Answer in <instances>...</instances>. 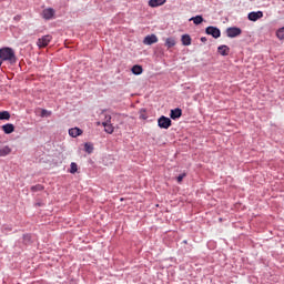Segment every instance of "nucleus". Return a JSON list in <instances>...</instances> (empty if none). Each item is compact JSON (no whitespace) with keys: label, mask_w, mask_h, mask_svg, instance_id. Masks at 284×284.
<instances>
[{"label":"nucleus","mask_w":284,"mask_h":284,"mask_svg":"<svg viewBox=\"0 0 284 284\" xmlns=\"http://www.w3.org/2000/svg\"><path fill=\"white\" fill-rule=\"evenodd\" d=\"M50 41H52V36L47 34V36H43L42 38L38 39L37 45L40 49L48 48V45H50Z\"/></svg>","instance_id":"4"},{"label":"nucleus","mask_w":284,"mask_h":284,"mask_svg":"<svg viewBox=\"0 0 284 284\" xmlns=\"http://www.w3.org/2000/svg\"><path fill=\"white\" fill-rule=\"evenodd\" d=\"M144 45H152L159 43V38L155 34L146 36L143 40Z\"/></svg>","instance_id":"8"},{"label":"nucleus","mask_w":284,"mask_h":284,"mask_svg":"<svg viewBox=\"0 0 284 284\" xmlns=\"http://www.w3.org/2000/svg\"><path fill=\"white\" fill-rule=\"evenodd\" d=\"M184 176H186L185 173L180 174V175L178 176V183H182Z\"/></svg>","instance_id":"27"},{"label":"nucleus","mask_w":284,"mask_h":284,"mask_svg":"<svg viewBox=\"0 0 284 284\" xmlns=\"http://www.w3.org/2000/svg\"><path fill=\"white\" fill-rule=\"evenodd\" d=\"M166 0H150L149 6L150 8H159V6H163Z\"/></svg>","instance_id":"13"},{"label":"nucleus","mask_w":284,"mask_h":284,"mask_svg":"<svg viewBox=\"0 0 284 284\" xmlns=\"http://www.w3.org/2000/svg\"><path fill=\"white\" fill-rule=\"evenodd\" d=\"M55 11L52 8H47L42 11V18L45 19V21H50V19H54Z\"/></svg>","instance_id":"6"},{"label":"nucleus","mask_w":284,"mask_h":284,"mask_svg":"<svg viewBox=\"0 0 284 284\" xmlns=\"http://www.w3.org/2000/svg\"><path fill=\"white\" fill-rule=\"evenodd\" d=\"M276 37H277V39H280L281 41L284 40V27L277 30Z\"/></svg>","instance_id":"23"},{"label":"nucleus","mask_w":284,"mask_h":284,"mask_svg":"<svg viewBox=\"0 0 284 284\" xmlns=\"http://www.w3.org/2000/svg\"><path fill=\"white\" fill-rule=\"evenodd\" d=\"M52 114V112L45 110V109H42L41 110V116H50Z\"/></svg>","instance_id":"25"},{"label":"nucleus","mask_w":284,"mask_h":284,"mask_svg":"<svg viewBox=\"0 0 284 284\" xmlns=\"http://www.w3.org/2000/svg\"><path fill=\"white\" fill-rule=\"evenodd\" d=\"M0 121H10V112L0 111Z\"/></svg>","instance_id":"19"},{"label":"nucleus","mask_w":284,"mask_h":284,"mask_svg":"<svg viewBox=\"0 0 284 284\" xmlns=\"http://www.w3.org/2000/svg\"><path fill=\"white\" fill-rule=\"evenodd\" d=\"M242 33H243V30H241V28L239 27H230L226 29V37H229L230 39L241 37Z\"/></svg>","instance_id":"3"},{"label":"nucleus","mask_w":284,"mask_h":284,"mask_svg":"<svg viewBox=\"0 0 284 284\" xmlns=\"http://www.w3.org/2000/svg\"><path fill=\"white\" fill-rule=\"evenodd\" d=\"M202 43H205L207 41V38L203 37L201 38Z\"/></svg>","instance_id":"28"},{"label":"nucleus","mask_w":284,"mask_h":284,"mask_svg":"<svg viewBox=\"0 0 284 284\" xmlns=\"http://www.w3.org/2000/svg\"><path fill=\"white\" fill-rule=\"evenodd\" d=\"M78 171H79V165L77 164V162H72L70 165V173L77 174Z\"/></svg>","instance_id":"21"},{"label":"nucleus","mask_w":284,"mask_h":284,"mask_svg":"<svg viewBox=\"0 0 284 284\" xmlns=\"http://www.w3.org/2000/svg\"><path fill=\"white\" fill-rule=\"evenodd\" d=\"M158 125L161 130H169L172 126V120L165 115L158 119Z\"/></svg>","instance_id":"2"},{"label":"nucleus","mask_w":284,"mask_h":284,"mask_svg":"<svg viewBox=\"0 0 284 284\" xmlns=\"http://www.w3.org/2000/svg\"><path fill=\"white\" fill-rule=\"evenodd\" d=\"M84 150H85V152H88V154H92V151L94 150V148L92 146V144L85 143Z\"/></svg>","instance_id":"24"},{"label":"nucleus","mask_w":284,"mask_h":284,"mask_svg":"<svg viewBox=\"0 0 284 284\" xmlns=\"http://www.w3.org/2000/svg\"><path fill=\"white\" fill-rule=\"evenodd\" d=\"M181 41L182 45H192V38L190 34H183Z\"/></svg>","instance_id":"15"},{"label":"nucleus","mask_w":284,"mask_h":284,"mask_svg":"<svg viewBox=\"0 0 284 284\" xmlns=\"http://www.w3.org/2000/svg\"><path fill=\"white\" fill-rule=\"evenodd\" d=\"M83 134V130L79 128H72L69 130V136H72V139H77V136H81Z\"/></svg>","instance_id":"10"},{"label":"nucleus","mask_w":284,"mask_h":284,"mask_svg":"<svg viewBox=\"0 0 284 284\" xmlns=\"http://www.w3.org/2000/svg\"><path fill=\"white\" fill-rule=\"evenodd\" d=\"M0 59L1 61H10V63H14L17 61V57L14 55V50L9 47H4L0 49Z\"/></svg>","instance_id":"1"},{"label":"nucleus","mask_w":284,"mask_h":284,"mask_svg":"<svg viewBox=\"0 0 284 284\" xmlns=\"http://www.w3.org/2000/svg\"><path fill=\"white\" fill-rule=\"evenodd\" d=\"M183 116V110L180 108L171 110L170 118L173 119V121H176V119H181Z\"/></svg>","instance_id":"9"},{"label":"nucleus","mask_w":284,"mask_h":284,"mask_svg":"<svg viewBox=\"0 0 284 284\" xmlns=\"http://www.w3.org/2000/svg\"><path fill=\"white\" fill-rule=\"evenodd\" d=\"M12 149L8 145L0 149V156H8V154H11Z\"/></svg>","instance_id":"17"},{"label":"nucleus","mask_w":284,"mask_h":284,"mask_svg":"<svg viewBox=\"0 0 284 284\" xmlns=\"http://www.w3.org/2000/svg\"><path fill=\"white\" fill-rule=\"evenodd\" d=\"M2 131L4 134H12V132H14V124L8 123L2 125Z\"/></svg>","instance_id":"12"},{"label":"nucleus","mask_w":284,"mask_h":284,"mask_svg":"<svg viewBox=\"0 0 284 284\" xmlns=\"http://www.w3.org/2000/svg\"><path fill=\"white\" fill-rule=\"evenodd\" d=\"M205 32L206 34L213 37V39H219V37H221V30L216 27H207L205 29Z\"/></svg>","instance_id":"5"},{"label":"nucleus","mask_w":284,"mask_h":284,"mask_svg":"<svg viewBox=\"0 0 284 284\" xmlns=\"http://www.w3.org/2000/svg\"><path fill=\"white\" fill-rule=\"evenodd\" d=\"M248 21H258V19H263V11H252L247 16Z\"/></svg>","instance_id":"7"},{"label":"nucleus","mask_w":284,"mask_h":284,"mask_svg":"<svg viewBox=\"0 0 284 284\" xmlns=\"http://www.w3.org/2000/svg\"><path fill=\"white\" fill-rule=\"evenodd\" d=\"M190 21H193L195 26H201V22L203 21V16H196L190 19Z\"/></svg>","instance_id":"20"},{"label":"nucleus","mask_w":284,"mask_h":284,"mask_svg":"<svg viewBox=\"0 0 284 284\" xmlns=\"http://www.w3.org/2000/svg\"><path fill=\"white\" fill-rule=\"evenodd\" d=\"M112 121V115H104L103 123H110Z\"/></svg>","instance_id":"26"},{"label":"nucleus","mask_w":284,"mask_h":284,"mask_svg":"<svg viewBox=\"0 0 284 284\" xmlns=\"http://www.w3.org/2000/svg\"><path fill=\"white\" fill-rule=\"evenodd\" d=\"M102 125L108 134H112V132H114V126H112L111 123L102 122Z\"/></svg>","instance_id":"16"},{"label":"nucleus","mask_w":284,"mask_h":284,"mask_svg":"<svg viewBox=\"0 0 284 284\" xmlns=\"http://www.w3.org/2000/svg\"><path fill=\"white\" fill-rule=\"evenodd\" d=\"M132 73L133 74H143V67L139 65V64H135L132 67Z\"/></svg>","instance_id":"18"},{"label":"nucleus","mask_w":284,"mask_h":284,"mask_svg":"<svg viewBox=\"0 0 284 284\" xmlns=\"http://www.w3.org/2000/svg\"><path fill=\"white\" fill-rule=\"evenodd\" d=\"M164 45L168 48V50H170V48H174V45H176V39L166 38Z\"/></svg>","instance_id":"14"},{"label":"nucleus","mask_w":284,"mask_h":284,"mask_svg":"<svg viewBox=\"0 0 284 284\" xmlns=\"http://www.w3.org/2000/svg\"><path fill=\"white\" fill-rule=\"evenodd\" d=\"M217 52L219 54H221L222 57H227V54H230V47L223 44V45H220L217 48Z\"/></svg>","instance_id":"11"},{"label":"nucleus","mask_w":284,"mask_h":284,"mask_svg":"<svg viewBox=\"0 0 284 284\" xmlns=\"http://www.w3.org/2000/svg\"><path fill=\"white\" fill-rule=\"evenodd\" d=\"M43 190H44V187L41 184H37V185L31 186V192H41Z\"/></svg>","instance_id":"22"}]
</instances>
